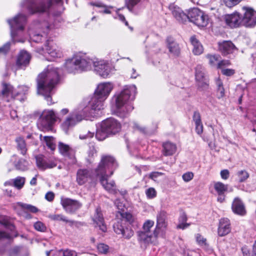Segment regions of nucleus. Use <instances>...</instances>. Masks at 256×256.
Instances as JSON below:
<instances>
[{
	"instance_id": "f257e3e1",
	"label": "nucleus",
	"mask_w": 256,
	"mask_h": 256,
	"mask_svg": "<svg viewBox=\"0 0 256 256\" xmlns=\"http://www.w3.org/2000/svg\"><path fill=\"white\" fill-rule=\"evenodd\" d=\"M60 72V69L48 66L38 76V93L44 96L48 105L53 104L52 98V90L59 81Z\"/></svg>"
},
{
	"instance_id": "f03ea898",
	"label": "nucleus",
	"mask_w": 256,
	"mask_h": 256,
	"mask_svg": "<svg viewBox=\"0 0 256 256\" xmlns=\"http://www.w3.org/2000/svg\"><path fill=\"white\" fill-rule=\"evenodd\" d=\"M117 164L114 158L110 156H104L96 170V173L100 178V182L107 191L112 194L116 193V186L114 181L108 182V178L113 174L114 170L116 168Z\"/></svg>"
},
{
	"instance_id": "7ed1b4c3",
	"label": "nucleus",
	"mask_w": 256,
	"mask_h": 256,
	"mask_svg": "<svg viewBox=\"0 0 256 256\" xmlns=\"http://www.w3.org/2000/svg\"><path fill=\"white\" fill-rule=\"evenodd\" d=\"M136 93V86L132 85L126 86L120 92L115 94L112 98L114 112L120 117L126 116L133 109L132 106L128 104V102L134 100Z\"/></svg>"
},
{
	"instance_id": "20e7f679",
	"label": "nucleus",
	"mask_w": 256,
	"mask_h": 256,
	"mask_svg": "<svg viewBox=\"0 0 256 256\" xmlns=\"http://www.w3.org/2000/svg\"><path fill=\"white\" fill-rule=\"evenodd\" d=\"M120 122L113 118H108L102 121L97 127L96 137L98 140H103L109 134H115L120 130Z\"/></svg>"
},
{
	"instance_id": "39448f33",
	"label": "nucleus",
	"mask_w": 256,
	"mask_h": 256,
	"mask_svg": "<svg viewBox=\"0 0 256 256\" xmlns=\"http://www.w3.org/2000/svg\"><path fill=\"white\" fill-rule=\"evenodd\" d=\"M93 63L92 60L78 54L66 61V67L69 72L75 73L78 71L90 70Z\"/></svg>"
},
{
	"instance_id": "423d86ee",
	"label": "nucleus",
	"mask_w": 256,
	"mask_h": 256,
	"mask_svg": "<svg viewBox=\"0 0 256 256\" xmlns=\"http://www.w3.org/2000/svg\"><path fill=\"white\" fill-rule=\"evenodd\" d=\"M53 2L59 4L62 3V0H48L46 2L44 0L36 2L34 0H24L21 2L20 6L22 8H26L30 14H34L46 12Z\"/></svg>"
},
{
	"instance_id": "0eeeda50",
	"label": "nucleus",
	"mask_w": 256,
	"mask_h": 256,
	"mask_svg": "<svg viewBox=\"0 0 256 256\" xmlns=\"http://www.w3.org/2000/svg\"><path fill=\"white\" fill-rule=\"evenodd\" d=\"M154 223L152 220H146L143 224L142 230L138 232V240L142 245L146 246L150 244H157V240L160 234L156 235L154 230L152 232L150 231V229L154 226Z\"/></svg>"
},
{
	"instance_id": "6e6552de",
	"label": "nucleus",
	"mask_w": 256,
	"mask_h": 256,
	"mask_svg": "<svg viewBox=\"0 0 256 256\" xmlns=\"http://www.w3.org/2000/svg\"><path fill=\"white\" fill-rule=\"evenodd\" d=\"M88 108H85L82 110H78L72 112L70 115L66 116L61 123V128L66 132L68 133V130H71L78 122L82 120L86 119L88 114H86Z\"/></svg>"
},
{
	"instance_id": "1a4fd4ad",
	"label": "nucleus",
	"mask_w": 256,
	"mask_h": 256,
	"mask_svg": "<svg viewBox=\"0 0 256 256\" xmlns=\"http://www.w3.org/2000/svg\"><path fill=\"white\" fill-rule=\"evenodd\" d=\"M11 30V36L12 40L15 42H24L22 40L16 38V36H21L22 32L26 22V18L24 14H19L12 19L7 20Z\"/></svg>"
},
{
	"instance_id": "9d476101",
	"label": "nucleus",
	"mask_w": 256,
	"mask_h": 256,
	"mask_svg": "<svg viewBox=\"0 0 256 256\" xmlns=\"http://www.w3.org/2000/svg\"><path fill=\"white\" fill-rule=\"evenodd\" d=\"M56 120L57 117L53 110H44L38 119V126L42 131H48L51 130Z\"/></svg>"
},
{
	"instance_id": "9b49d317",
	"label": "nucleus",
	"mask_w": 256,
	"mask_h": 256,
	"mask_svg": "<svg viewBox=\"0 0 256 256\" xmlns=\"http://www.w3.org/2000/svg\"><path fill=\"white\" fill-rule=\"evenodd\" d=\"M188 16V20L198 27L206 26L208 24V16L198 8H194L190 10Z\"/></svg>"
},
{
	"instance_id": "f8f14e48",
	"label": "nucleus",
	"mask_w": 256,
	"mask_h": 256,
	"mask_svg": "<svg viewBox=\"0 0 256 256\" xmlns=\"http://www.w3.org/2000/svg\"><path fill=\"white\" fill-rule=\"evenodd\" d=\"M104 100H105L100 98L98 96L94 94L90 102V108L88 106H80L79 108L80 110H82L85 108H88V110L86 112V114H88L87 117V119H88L91 116L94 117L96 116V114H98L97 112H98L104 108Z\"/></svg>"
},
{
	"instance_id": "ddd939ff",
	"label": "nucleus",
	"mask_w": 256,
	"mask_h": 256,
	"mask_svg": "<svg viewBox=\"0 0 256 256\" xmlns=\"http://www.w3.org/2000/svg\"><path fill=\"white\" fill-rule=\"evenodd\" d=\"M242 26L246 28H254L256 26V11L248 6L242 8Z\"/></svg>"
},
{
	"instance_id": "4468645a",
	"label": "nucleus",
	"mask_w": 256,
	"mask_h": 256,
	"mask_svg": "<svg viewBox=\"0 0 256 256\" xmlns=\"http://www.w3.org/2000/svg\"><path fill=\"white\" fill-rule=\"evenodd\" d=\"M44 51L43 49L38 51V52L42 54V52ZM44 52L52 58H60L62 55L61 48L52 40H48L45 46Z\"/></svg>"
},
{
	"instance_id": "2eb2a0df",
	"label": "nucleus",
	"mask_w": 256,
	"mask_h": 256,
	"mask_svg": "<svg viewBox=\"0 0 256 256\" xmlns=\"http://www.w3.org/2000/svg\"><path fill=\"white\" fill-rule=\"evenodd\" d=\"M167 226V214L164 210H160L156 214V223L154 228L155 234L156 235L163 234Z\"/></svg>"
},
{
	"instance_id": "dca6fc26",
	"label": "nucleus",
	"mask_w": 256,
	"mask_h": 256,
	"mask_svg": "<svg viewBox=\"0 0 256 256\" xmlns=\"http://www.w3.org/2000/svg\"><path fill=\"white\" fill-rule=\"evenodd\" d=\"M195 78L199 88L204 89L208 87V80L204 68L201 65H198L195 68Z\"/></svg>"
},
{
	"instance_id": "f3484780",
	"label": "nucleus",
	"mask_w": 256,
	"mask_h": 256,
	"mask_svg": "<svg viewBox=\"0 0 256 256\" xmlns=\"http://www.w3.org/2000/svg\"><path fill=\"white\" fill-rule=\"evenodd\" d=\"M94 71L100 76L106 78L111 72V68L109 64L104 60L94 62Z\"/></svg>"
},
{
	"instance_id": "a211bd4d",
	"label": "nucleus",
	"mask_w": 256,
	"mask_h": 256,
	"mask_svg": "<svg viewBox=\"0 0 256 256\" xmlns=\"http://www.w3.org/2000/svg\"><path fill=\"white\" fill-rule=\"evenodd\" d=\"M224 20L228 26L232 28H236L242 26V14L234 12L231 14H226Z\"/></svg>"
},
{
	"instance_id": "6ab92c4d",
	"label": "nucleus",
	"mask_w": 256,
	"mask_h": 256,
	"mask_svg": "<svg viewBox=\"0 0 256 256\" xmlns=\"http://www.w3.org/2000/svg\"><path fill=\"white\" fill-rule=\"evenodd\" d=\"M60 203L65 211L70 214H74L82 206L79 202L69 198H62Z\"/></svg>"
},
{
	"instance_id": "aec40b11",
	"label": "nucleus",
	"mask_w": 256,
	"mask_h": 256,
	"mask_svg": "<svg viewBox=\"0 0 256 256\" xmlns=\"http://www.w3.org/2000/svg\"><path fill=\"white\" fill-rule=\"evenodd\" d=\"M20 94L19 91H16L13 86L6 83H3L2 84V90L0 92V97L5 98L8 102L14 98L16 96H18Z\"/></svg>"
},
{
	"instance_id": "412c9836",
	"label": "nucleus",
	"mask_w": 256,
	"mask_h": 256,
	"mask_svg": "<svg viewBox=\"0 0 256 256\" xmlns=\"http://www.w3.org/2000/svg\"><path fill=\"white\" fill-rule=\"evenodd\" d=\"M114 88V85L110 82L100 84L95 91L94 94L98 96L100 98L106 100Z\"/></svg>"
},
{
	"instance_id": "4be33fe9",
	"label": "nucleus",
	"mask_w": 256,
	"mask_h": 256,
	"mask_svg": "<svg viewBox=\"0 0 256 256\" xmlns=\"http://www.w3.org/2000/svg\"><path fill=\"white\" fill-rule=\"evenodd\" d=\"M170 10L172 11L173 16L177 20L180 22H184L188 20L189 12L188 14L184 13L180 8L172 4L169 6Z\"/></svg>"
},
{
	"instance_id": "5701e85b",
	"label": "nucleus",
	"mask_w": 256,
	"mask_h": 256,
	"mask_svg": "<svg viewBox=\"0 0 256 256\" xmlns=\"http://www.w3.org/2000/svg\"><path fill=\"white\" fill-rule=\"evenodd\" d=\"M92 178V172L88 169L81 168L76 172V181L80 185H83L88 182Z\"/></svg>"
},
{
	"instance_id": "b1692460",
	"label": "nucleus",
	"mask_w": 256,
	"mask_h": 256,
	"mask_svg": "<svg viewBox=\"0 0 256 256\" xmlns=\"http://www.w3.org/2000/svg\"><path fill=\"white\" fill-rule=\"evenodd\" d=\"M231 230L230 223L227 218H222L220 220L218 229V234L220 236H224L228 234Z\"/></svg>"
},
{
	"instance_id": "393cba45",
	"label": "nucleus",
	"mask_w": 256,
	"mask_h": 256,
	"mask_svg": "<svg viewBox=\"0 0 256 256\" xmlns=\"http://www.w3.org/2000/svg\"><path fill=\"white\" fill-rule=\"evenodd\" d=\"M94 222L96 224L95 226H98L102 232H106L107 228L104 223L103 216L101 210L97 208L92 217Z\"/></svg>"
},
{
	"instance_id": "a878e982",
	"label": "nucleus",
	"mask_w": 256,
	"mask_h": 256,
	"mask_svg": "<svg viewBox=\"0 0 256 256\" xmlns=\"http://www.w3.org/2000/svg\"><path fill=\"white\" fill-rule=\"evenodd\" d=\"M218 50L224 56L232 54L236 48L231 41L224 40L222 42H219L218 44Z\"/></svg>"
},
{
	"instance_id": "bb28decb",
	"label": "nucleus",
	"mask_w": 256,
	"mask_h": 256,
	"mask_svg": "<svg viewBox=\"0 0 256 256\" xmlns=\"http://www.w3.org/2000/svg\"><path fill=\"white\" fill-rule=\"evenodd\" d=\"M58 150L61 154L72 160V162H76L74 150L68 144L62 142L58 144Z\"/></svg>"
},
{
	"instance_id": "cd10ccee",
	"label": "nucleus",
	"mask_w": 256,
	"mask_h": 256,
	"mask_svg": "<svg viewBox=\"0 0 256 256\" xmlns=\"http://www.w3.org/2000/svg\"><path fill=\"white\" fill-rule=\"evenodd\" d=\"M232 208L233 212L236 214L244 216L246 214L244 206L238 198H236L234 199Z\"/></svg>"
},
{
	"instance_id": "c85d7f7f",
	"label": "nucleus",
	"mask_w": 256,
	"mask_h": 256,
	"mask_svg": "<svg viewBox=\"0 0 256 256\" xmlns=\"http://www.w3.org/2000/svg\"><path fill=\"white\" fill-rule=\"evenodd\" d=\"M36 160L37 166L42 170H44L46 168H52L56 166V164L54 160L46 161L40 156H36Z\"/></svg>"
},
{
	"instance_id": "c756f323",
	"label": "nucleus",
	"mask_w": 256,
	"mask_h": 256,
	"mask_svg": "<svg viewBox=\"0 0 256 256\" xmlns=\"http://www.w3.org/2000/svg\"><path fill=\"white\" fill-rule=\"evenodd\" d=\"M167 47L170 54L174 56H178L180 54V48L178 44L172 38H168L166 40Z\"/></svg>"
},
{
	"instance_id": "7c9ffc66",
	"label": "nucleus",
	"mask_w": 256,
	"mask_h": 256,
	"mask_svg": "<svg viewBox=\"0 0 256 256\" xmlns=\"http://www.w3.org/2000/svg\"><path fill=\"white\" fill-rule=\"evenodd\" d=\"M30 59V54L25 50H22L18 56L16 64L21 68L26 66L29 64Z\"/></svg>"
},
{
	"instance_id": "2f4dec72",
	"label": "nucleus",
	"mask_w": 256,
	"mask_h": 256,
	"mask_svg": "<svg viewBox=\"0 0 256 256\" xmlns=\"http://www.w3.org/2000/svg\"><path fill=\"white\" fill-rule=\"evenodd\" d=\"M163 154L165 156H170L173 155L176 150L177 148L176 144L170 142H167L163 144Z\"/></svg>"
},
{
	"instance_id": "473e14b6",
	"label": "nucleus",
	"mask_w": 256,
	"mask_h": 256,
	"mask_svg": "<svg viewBox=\"0 0 256 256\" xmlns=\"http://www.w3.org/2000/svg\"><path fill=\"white\" fill-rule=\"evenodd\" d=\"M190 42L193 46L192 52L196 55H200L203 52V47L200 42L194 36H192L190 38Z\"/></svg>"
},
{
	"instance_id": "72a5a7b5",
	"label": "nucleus",
	"mask_w": 256,
	"mask_h": 256,
	"mask_svg": "<svg viewBox=\"0 0 256 256\" xmlns=\"http://www.w3.org/2000/svg\"><path fill=\"white\" fill-rule=\"evenodd\" d=\"M213 186L218 194H224V192L228 189V186L227 184H224L220 182H214Z\"/></svg>"
},
{
	"instance_id": "f704fd0d",
	"label": "nucleus",
	"mask_w": 256,
	"mask_h": 256,
	"mask_svg": "<svg viewBox=\"0 0 256 256\" xmlns=\"http://www.w3.org/2000/svg\"><path fill=\"white\" fill-rule=\"evenodd\" d=\"M186 220L187 216L186 214L184 212H182L178 218L179 224L177 226V228L184 230L188 228L190 224L186 222Z\"/></svg>"
},
{
	"instance_id": "c9c22d12",
	"label": "nucleus",
	"mask_w": 256,
	"mask_h": 256,
	"mask_svg": "<svg viewBox=\"0 0 256 256\" xmlns=\"http://www.w3.org/2000/svg\"><path fill=\"white\" fill-rule=\"evenodd\" d=\"M91 4L93 6H94L96 7L100 8H101V10H100V12H102L106 14H110L111 11L110 10L113 8L112 6H106L104 4L101 2H96L94 3H91Z\"/></svg>"
},
{
	"instance_id": "e433bc0d",
	"label": "nucleus",
	"mask_w": 256,
	"mask_h": 256,
	"mask_svg": "<svg viewBox=\"0 0 256 256\" xmlns=\"http://www.w3.org/2000/svg\"><path fill=\"white\" fill-rule=\"evenodd\" d=\"M16 141L17 144L18 149L20 151L22 154H25L27 149L24 140L22 138L19 137L16 139Z\"/></svg>"
},
{
	"instance_id": "4c0bfd02",
	"label": "nucleus",
	"mask_w": 256,
	"mask_h": 256,
	"mask_svg": "<svg viewBox=\"0 0 256 256\" xmlns=\"http://www.w3.org/2000/svg\"><path fill=\"white\" fill-rule=\"evenodd\" d=\"M52 220L57 221H62L66 223H69L70 225H72L74 222L73 220H69L64 216L59 214H52L49 216Z\"/></svg>"
},
{
	"instance_id": "58836bf2",
	"label": "nucleus",
	"mask_w": 256,
	"mask_h": 256,
	"mask_svg": "<svg viewBox=\"0 0 256 256\" xmlns=\"http://www.w3.org/2000/svg\"><path fill=\"white\" fill-rule=\"evenodd\" d=\"M206 58L208 60L209 64L212 66H217V64L220 59V56L218 54H208L206 56Z\"/></svg>"
},
{
	"instance_id": "ea45409f",
	"label": "nucleus",
	"mask_w": 256,
	"mask_h": 256,
	"mask_svg": "<svg viewBox=\"0 0 256 256\" xmlns=\"http://www.w3.org/2000/svg\"><path fill=\"white\" fill-rule=\"evenodd\" d=\"M44 140L46 142L48 147L52 150H55L56 146L54 138L50 136H44Z\"/></svg>"
},
{
	"instance_id": "a19ab883",
	"label": "nucleus",
	"mask_w": 256,
	"mask_h": 256,
	"mask_svg": "<svg viewBox=\"0 0 256 256\" xmlns=\"http://www.w3.org/2000/svg\"><path fill=\"white\" fill-rule=\"evenodd\" d=\"M26 182V178L24 177L18 176L14 178V187L18 190L22 189Z\"/></svg>"
},
{
	"instance_id": "79ce46f5",
	"label": "nucleus",
	"mask_w": 256,
	"mask_h": 256,
	"mask_svg": "<svg viewBox=\"0 0 256 256\" xmlns=\"http://www.w3.org/2000/svg\"><path fill=\"white\" fill-rule=\"evenodd\" d=\"M242 0H220L222 4H224L229 8L234 7V6L240 4Z\"/></svg>"
},
{
	"instance_id": "37998d69",
	"label": "nucleus",
	"mask_w": 256,
	"mask_h": 256,
	"mask_svg": "<svg viewBox=\"0 0 256 256\" xmlns=\"http://www.w3.org/2000/svg\"><path fill=\"white\" fill-rule=\"evenodd\" d=\"M16 169L20 170H25L27 169L28 163L24 160H20L15 164Z\"/></svg>"
},
{
	"instance_id": "c03bdc74",
	"label": "nucleus",
	"mask_w": 256,
	"mask_h": 256,
	"mask_svg": "<svg viewBox=\"0 0 256 256\" xmlns=\"http://www.w3.org/2000/svg\"><path fill=\"white\" fill-rule=\"evenodd\" d=\"M18 206L21 207L24 209L27 210L32 212H36L38 211V209L34 206L30 204H22V202H18L17 204Z\"/></svg>"
},
{
	"instance_id": "a18cd8bd",
	"label": "nucleus",
	"mask_w": 256,
	"mask_h": 256,
	"mask_svg": "<svg viewBox=\"0 0 256 256\" xmlns=\"http://www.w3.org/2000/svg\"><path fill=\"white\" fill-rule=\"evenodd\" d=\"M134 232L130 228H126L124 229L122 235L124 238L130 239L134 236Z\"/></svg>"
},
{
	"instance_id": "49530a36",
	"label": "nucleus",
	"mask_w": 256,
	"mask_h": 256,
	"mask_svg": "<svg viewBox=\"0 0 256 256\" xmlns=\"http://www.w3.org/2000/svg\"><path fill=\"white\" fill-rule=\"evenodd\" d=\"M238 176L239 178V182H242L249 177V174L246 171L242 170L238 172Z\"/></svg>"
},
{
	"instance_id": "de8ad7c7",
	"label": "nucleus",
	"mask_w": 256,
	"mask_h": 256,
	"mask_svg": "<svg viewBox=\"0 0 256 256\" xmlns=\"http://www.w3.org/2000/svg\"><path fill=\"white\" fill-rule=\"evenodd\" d=\"M146 194L148 198L151 199L156 196V192L154 188H150L146 190Z\"/></svg>"
},
{
	"instance_id": "09e8293b",
	"label": "nucleus",
	"mask_w": 256,
	"mask_h": 256,
	"mask_svg": "<svg viewBox=\"0 0 256 256\" xmlns=\"http://www.w3.org/2000/svg\"><path fill=\"white\" fill-rule=\"evenodd\" d=\"M120 215L122 218H125L130 224L134 221V216L130 213L124 212H120Z\"/></svg>"
},
{
	"instance_id": "8fccbe9b",
	"label": "nucleus",
	"mask_w": 256,
	"mask_h": 256,
	"mask_svg": "<svg viewBox=\"0 0 256 256\" xmlns=\"http://www.w3.org/2000/svg\"><path fill=\"white\" fill-rule=\"evenodd\" d=\"M58 26H55L54 25H50L46 22H44L42 24L40 28L42 30L44 33L46 34L48 31L52 28H58Z\"/></svg>"
},
{
	"instance_id": "3c124183",
	"label": "nucleus",
	"mask_w": 256,
	"mask_h": 256,
	"mask_svg": "<svg viewBox=\"0 0 256 256\" xmlns=\"http://www.w3.org/2000/svg\"><path fill=\"white\" fill-rule=\"evenodd\" d=\"M163 175V173L158 172H154L150 173L148 178L153 180L156 182L158 180V178Z\"/></svg>"
},
{
	"instance_id": "603ef678",
	"label": "nucleus",
	"mask_w": 256,
	"mask_h": 256,
	"mask_svg": "<svg viewBox=\"0 0 256 256\" xmlns=\"http://www.w3.org/2000/svg\"><path fill=\"white\" fill-rule=\"evenodd\" d=\"M34 228L38 231L43 232L46 230V226L42 222H36L34 224Z\"/></svg>"
},
{
	"instance_id": "864d4df0",
	"label": "nucleus",
	"mask_w": 256,
	"mask_h": 256,
	"mask_svg": "<svg viewBox=\"0 0 256 256\" xmlns=\"http://www.w3.org/2000/svg\"><path fill=\"white\" fill-rule=\"evenodd\" d=\"M114 204L119 210V213L120 214V212H122L124 211L125 206L124 204L120 200L117 199L114 202Z\"/></svg>"
},
{
	"instance_id": "5fc2aeb1",
	"label": "nucleus",
	"mask_w": 256,
	"mask_h": 256,
	"mask_svg": "<svg viewBox=\"0 0 256 256\" xmlns=\"http://www.w3.org/2000/svg\"><path fill=\"white\" fill-rule=\"evenodd\" d=\"M98 250L102 254H106L108 250V246L104 244H100L97 246Z\"/></svg>"
},
{
	"instance_id": "6e6d98bb",
	"label": "nucleus",
	"mask_w": 256,
	"mask_h": 256,
	"mask_svg": "<svg viewBox=\"0 0 256 256\" xmlns=\"http://www.w3.org/2000/svg\"><path fill=\"white\" fill-rule=\"evenodd\" d=\"M24 250V248L22 246H16L12 250L10 254V256H17V255L19 256L20 254Z\"/></svg>"
},
{
	"instance_id": "4d7b16f0",
	"label": "nucleus",
	"mask_w": 256,
	"mask_h": 256,
	"mask_svg": "<svg viewBox=\"0 0 256 256\" xmlns=\"http://www.w3.org/2000/svg\"><path fill=\"white\" fill-rule=\"evenodd\" d=\"M124 229V227L118 222L114 224V231L118 234H122Z\"/></svg>"
},
{
	"instance_id": "13d9d810",
	"label": "nucleus",
	"mask_w": 256,
	"mask_h": 256,
	"mask_svg": "<svg viewBox=\"0 0 256 256\" xmlns=\"http://www.w3.org/2000/svg\"><path fill=\"white\" fill-rule=\"evenodd\" d=\"M140 0H126V4L128 8L132 10V8L136 5Z\"/></svg>"
},
{
	"instance_id": "bf43d9fd",
	"label": "nucleus",
	"mask_w": 256,
	"mask_h": 256,
	"mask_svg": "<svg viewBox=\"0 0 256 256\" xmlns=\"http://www.w3.org/2000/svg\"><path fill=\"white\" fill-rule=\"evenodd\" d=\"M194 174L192 172H187L183 174L182 178L186 182H188L194 178Z\"/></svg>"
},
{
	"instance_id": "052dcab7",
	"label": "nucleus",
	"mask_w": 256,
	"mask_h": 256,
	"mask_svg": "<svg viewBox=\"0 0 256 256\" xmlns=\"http://www.w3.org/2000/svg\"><path fill=\"white\" fill-rule=\"evenodd\" d=\"M30 38L32 40L36 42H40L42 38V36L40 34H30Z\"/></svg>"
},
{
	"instance_id": "680f3d73",
	"label": "nucleus",
	"mask_w": 256,
	"mask_h": 256,
	"mask_svg": "<svg viewBox=\"0 0 256 256\" xmlns=\"http://www.w3.org/2000/svg\"><path fill=\"white\" fill-rule=\"evenodd\" d=\"M196 238L198 243L200 245H205L206 244V239L200 234L196 236Z\"/></svg>"
},
{
	"instance_id": "e2e57ef3",
	"label": "nucleus",
	"mask_w": 256,
	"mask_h": 256,
	"mask_svg": "<svg viewBox=\"0 0 256 256\" xmlns=\"http://www.w3.org/2000/svg\"><path fill=\"white\" fill-rule=\"evenodd\" d=\"M230 65V62L228 60H219L217 68H222L224 66H226Z\"/></svg>"
},
{
	"instance_id": "0e129e2a",
	"label": "nucleus",
	"mask_w": 256,
	"mask_h": 256,
	"mask_svg": "<svg viewBox=\"0 0 256 256\" xmlns=\"http://www.w3.org/2000/svg\"><path fill=\"white\" fill-rule=\"evenodd\" d=\"M28 87L24 86H18V88L15 90L16 92L19 91L20 92V94H18V96H20L25 94L26 92H28Z\"/></svg>"
},
{
	"instance_id": "69168bd1",
	"label": "nucleus",
	"mask_w": 256,
	"mask_h": 256,
	"mask_svg": "<svg viewBox=\"0 0 256 256\" xmlns=\"http://www.w3.org/2000/svg\"><path fill=\"white\" fill-rule=\"evenodd\" d=\"M193 120L195 122V124H198L202 123L200 116L199 112H195L193 116Z\"/></svg>"
},
{
	"instance_id": "338daca9",
	"label": "nucleus",
	"mask_w": 256,
	"mask_h": 256,
	"mask_svg": "<svg viewBox=\"0 0 256 256\" xmlns=\"http://www.w3.org/2000/svg\"><path fill=\"white\" fill-rule=\"evenodd\" d=\"M10 43L7 42L0 48V54H6L10 49Z\"/></svg>"
},
{
	"instance_id": "774afa93",
	"label": "nucleus",
	"mask_w": 256,
	"mask_h": 256,
	"mask_svg": "<svg viewBox=\"0 0 256 256\" xmlns=\"http://www.w3.org/2000/svg\"><path fill=\"white\" fill-rule=\"evenodd\" d=\"M220 176L223 180H227L230 176V172L228 170H223L220 172Z\"/></svg>"
}]
</instances>
